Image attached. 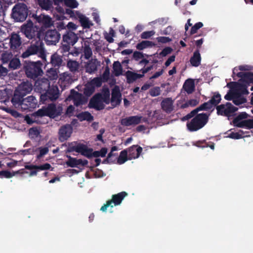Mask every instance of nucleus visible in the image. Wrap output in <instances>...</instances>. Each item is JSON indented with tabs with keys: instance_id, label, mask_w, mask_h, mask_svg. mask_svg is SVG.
I'll return each instance as SVG.
<instances>
[{
	"instance_id": "obj_1",
	"label": "nucleus",
	"mask_w": 253,
	"mask_h": 253,
	"mask_svg": "<svg viewBox=\"0 0 253 253\" xmlns=\"http://www.w3.org/2000/svg\"><path fill=\"white\" fill-rule=\"evenodd\" d=\"M251 83L253 84V73H247L241 78L238 82H232L227 84L230 90L225 96L226 100H233L237 105L244 104L246 102V99L242 95L248 94L247 87Z\"/></svg>"
},
{
	"instance_id": "obj_2",
	"label": "nucleus",
	"mask_w": 253,
	"mask_h": 253,
	"mask_svg": "<svg viewBox=\"0 0 253 253\" xmlns=\"http://www.w3.org/2000/svg\"><path fill=\"white\" fill-rule=\"evenodd\" d=\"M109 102L110 91L108 89H105L101 94H97L91 99L89 106L100 110L104 108L105 104H108Z\"/></svg>"
},
{
	"instance_id": "obj_3",
	"label": "nucleus",
	"mask_w": 253,
	"mask_h": 253,
	"mask_svg": "<svg viewBox=\"0 0 253 253\" xmlns=\"http://www.w3.org/2000/svg\"><path fill=\"white\" fill-rule=\"evenodd\" d=\"M208 120V115L206 114H199L187 123V128L188 130L191 131L199 130L206 124Z\"/></svg>"
},
{
	"instance_id": "obj_4",
	"label": "nucleus",
	"mask_w": 253,
	"mask_h": 253,
	"mask_svg": "<svg viewBox=\"0 0 253 253\" xmlns=\"http://www.w3.org/2000/svg\"><path fill=\"white\" fill-rule=\"evenodd\" d=\"M127 195V194L125 192L113 195L111 200L107 201L106 204L101 208L100 210L104 212L108 210L110 212H112V208L114 206L120 205Z\"/></svg>"
},
{
	"instance_id": "obj_5",
	"label": "nucleus",
	"mask_w": 253,
	"mask_h": 253,
	"mask_svg": "<svg viewBox=\"0 0 253 253\" xmlns=\"http://www.w3.org/2000/svg\"><path fill=\"white\" fill-rule=\"evenodd\" d=\"M69 152L75 151L87 158H91L92 149L89 147L87 145L83 143L72 144L67 150Z\"/></svg>"
},
{
	"instance_id": "obj_6",
	"label": "nucleus",
	"mask_w": 253,
	"mask_h": 253,
	"mask_svg": "<svg viewBox=\"0 0 253 253\" xmlns=\"http://www.w3.org/2000/svg\"><path fill=\"white\" fill-rule=\"evenodd\" d=\"M61 107H56L53 104H50L46 108H43L37 111V114L39 116H47L50 118H55L59 115L62 112Z\"/></svg>"
},
{
	"instance_id": "obj_7",
	"label": "nucleus",
	"mask_w": 253,
	"mask_h": 253,
	"mask_svg": "<svg viewBox=\"0 0 253 253\" xmlns=\"http://www.w3.org/2000/svg\"><path fill=\"white\" fill-rule=\"evenodd\" d=\"M42 64L40 61L30 62L26 68L27 76L31 78H34L42 73L41 69Z\"/></svg>"
},
{
	"instance_id": "obj_8",
	"label": "nucleus",
	"mask_w": 253,
	"mask_h": 253,
	"mask_svg": "<svg viewBox=\"0 0 253 253\" xmlns=\"http://www.w3.org/2000/svg\"><path fill=\"white\" fill-rule=\"evenodd\" d=\"M102 84L101 80L100 78H94L88 82L85 86L84 93L87 96L90 95L94 91L95 88L100 86Z\"/></svg>"
},
{
	"instance_id": "obj_9",
	"label": "nucleus",
	"mask_w": 253,
	"mask_h": 253,
	"mask_svg": "<svg viewBox=\"0 0 253 253\" xmlns=\"http://www.w3.org/2000/svg\"><path fill=\"white\" fill-rule=\"evenodd\" d=\"M42 54L43 52V44L40 40L37 42L36 45H32L24 53H23V58H26L29 56L37 54L38 53Z\"/></svg>"
},
{
	"instance_id": "obj_10",
	"label": "nucleus",
	"mask_w": 253,
	"mask_h": 253,
	"mask_svg": "<svg viewBox=\"0 0 253 253\" xmlns=\"http://www.w3.org/2000/svg\"><path fill=\"white\" fill-rule=\"evenodd\" d=\"M217 114L220 115L228 116L237 110V108L234 107L231 103H227L226 104L220 105L216 107Z\"/></svg>"
},
{
	"instance_id": "obj_11",
	"label": "nucleus",
	"mask_w": 253,
	"mask_h": 253,
	"mask_svg": "<svg viewBox=\"0 0 253 253\" xmlns=\"http://www.w3.org/2000/svg\"><path fill=\"white\" fill-rule=\"evenodd\" d=\"M44 39L47 44H55L59 40L60 35L55 30H49L46 32Z\"/></svg>"
},
{
	"instance_id": "obj_12",
	"label": "nucleus",
	"mask_w": 253,
	"mask_h": 253,
	"mask_svg": "<svg viewBox=\"0 0 253 253\" xmlns=\"http://www.w3.org/2000/svg\"><path fill=\"white\" fill-rule=\"evenodd\" d=\"M253 68V66L249 65H241L237 66L233 69V77L237 76L242 78L244 75L247 73L245 72L251 71Z\"/></svg>"
},
{
	"instance_id": "obj_13",
	"label": "nucleus",
	"mask_w": 253,
	"mask_h": 253,
	"mask_svg": "<svg viewBox=\"0 0 253 253\" xmlns=\"http://www.w3.org/2000/svg\"><path fill=\"white\" fill-rule=\"evenodd\" d=\"M59 96V90L57 86H53L50 88L47 92L41 96V101L44 102L48 97L51 100L56 99Z\"/></svg>"
},
{
	"instance_id": "obj_14",
	"label": "nucleus",
	"mask_w": 253,
	"mask_h": 253,
	"mask_svg": "<svg viewBox=\"0 0 253 253\" xmlns=\"http://www.w3.org/2000/svg\"><path fill=\"white\" fill-rule=\"evenodd\" d=\"M28 15L27 8L24 3L17 4V22L23 21Z\"/></svg>"
},
{
	"instance_id": "obj_15",
	"label": "nucleus",
	"mask_w": 253,
	"mask_h": 253,
	"mask_svg": "<svg viewBox=\"0 0 253 253\" xmlns=\"http://www.w3.org/2000/svg\"><path fill=\"white\" fill-rule=\"evenodd\" d=\"M72 127L70 125L62 127L59 130V139L61 141L66 140L69 138L72 133Z\"/></svg>"
},
{
	"instance_id": "obj_16",
	"label": "nucleus",
	"mask_w": 253,
	"mask_h": 253,
	"mask_svg": "<svg viewBox=\"0 0 253 253\" xmlns=\"http://www.w3.org/2000/svg\"><path fill=\"white\" fill-rule=\"evenodd\" d=\"M121 101V94L120 93V88L118 86H116L113 89L112 91V97L111 102L112 105L116 106L119 104Z\"/></svg>"
},
{
	"instance_id": "obj_17",
	"label": "nucleus",
	"mask_w": 253,
	"mask_h": 253,
	"mask_svg": "<svg viewBox=\"0 0 253 253\" xmlns=\"http://www.w3.org/2000/svg\"><path fill=\"white\" fill-rule=\"evenodd\" d=\"M67 157L68 158V160L66 162V164L68 167L72 168L77 167L79 165L84 166L87 163L86 160L83 161L82 159H77L68 155L67 156Z\"/></svg>"
},
{
	"instance_id": "obj_18",
	"label": "nucleus",
	"mask_w": 253,
	"mask_h": 253,
	"mask_svg": "<svg viewBox=\"0 0 253 253\" xmlns=\"http://www.w3.org/2000/svg\"><path fill=\"white\" fill-rule=\"evenodd\" d=\"M72 83V80L68 73H64L60 75L59 84L61 88H63Z\"/></svg>"
},
{
	"instance_id": "obj_19",
	"label": "nucleus",
	"mask_w": 253,
	"mask_h": 253,
	"mask_svg": "<svg viewBox=\"0 0 253 253\" xmlns=\"http://www.w3.org/2000/svg\"><path fill=\"white\" fill-rule=\"evenodd\" d=\"M128 153V159L131 160L137 158L142 151V148L137 146H133L129 148L127 150Z\"/></svg>"
},
{
	"instance_id": "obj_20",
	"label": "nucleus",
	"mask_w": 253,
	"mask_h": 253,
	"mask_svg": "<svg viewBox=\"0 0 253 253\" xmlns=\"http://www.w3.org/2000/svg\"><path fill=\"white\" fill-rule=\"evenodd\" d=\"M64 42L69 44H74L78 41V37L76 34L72 32H68L63 37Z\"/></svg>"
},
{
	"instance_id": "obj_21",
	"label": "nucleus",
	"mask_w": 253,
	"mask_h": 253,
	"mask_svg": "<svg viewBox=\"0 0 253 253\" xmlns=\"http://www.w3.org/2000/svg\"><path fill=\"white\" fill-rule=\"evenodd\" d=\"M141 118L139 116H133L124 119L122 120V124L125 126L135 125L140 123Z\"/></svg>"
},
{
	"instance_id": "obj_22",
	"label": "nucleus",
	"mask_w": 253,
	"mask_h": 253,
	"mask_svg": "<svg viewBox=\"0 0 253 253\" xmlns=\"http://www.w3.org/2000/svg\"><path fill=\"white\" fill-rule=\"evenodd\" d=\"M148 70L149 69L142 70V75L135 73L129 71H127L126 73V76L127 82L129 83H132L136 79L141 78L143 77L144 74L147 72Z\"/></svg>"
},
{
	"instance_id": "obj_23",
	"label": "nucleus",
	"mask_w": 253,
	"mask_h": 253,
	"mask_svg": "<svg viewBox=\"0 0 253 253\" xmlns=\"http://www.w3.org/2000/svg\"><path fill=\"white\" fill-rule=\"evenodd\" d=\"M214 106L212 104V103L210 100L209 102H206L201 105L200 107L192 111L190 114H188L186 118V119L190 118L194 116L199 110H208L212 108Z\"/></svg>"
},
{
	"instance_id": "obj_24",
	"label": "nucleus",
	"mask_w": 253,
	"mask_h": 253,
	"mask_svg": "<svg viewBox=\"0 0 253 253\" xmlns=\"http://www.w3.org/2000/svg\"><path fill=\"white\" fill-rule=\"evenodd\" d=\"M78 19H79L81 26L84 28H89L93 26V23L85 15L80 13Z\"/></svg>"
},
{
	"instance_id": "obj_25",
	"label": "nucleus",
	"mask_w": 253,
	"mask_h": 253,
	"mask_svg": "<svg viewBox=\"0 0 253 253\" xmlns=\"http://www.w3.org/2000/svg\"><path fill=\"white\" fill-rule=\"evenodd\" d=\"M100 65V62L96 59H92L86 65V70L87 72L92 73L95 71L97 66Z\"/></svg>"
},
{
	"instance_id": "obj_26",
	"label": "nucleus",
	"mask_w": 253,
	"mask_h": 253,
	"mask_svg": "<svg viewBox=\"0 0 253 253\" xmlns=\"http://www.w3.org/2000/svg\"><path fill=\"white\" fill-rule=\"evenodd\" d=\"M39 23L45 27H49L53 24V21L50 17L47 15L42 14L38 18Z\"/></svg>"
},
{
	"instance_id": "obj_27",
	"label": "nucleus",
	"mask_w": 253,
	"mask_h": 253,
	"mask_svg": "<svg viewBox=\"0 0 253 253\" xmlns=\"http://www.w3.org/2000/svg\"><path fill=\"white\" fill-rule=\"evenodd\" d=\"M201 57L199 51L194 52L193 56L190 59V63L193 66L198 67L201 63Z\"/></svg>"
},
{
	"instance_id": "obj_28",
	"label": "nucleus",
	"mask_w": 253,
	"mask_h": 253,
	"mask_svg": "<svg viewBox=\"0 0 253 253\" xmlns=\"http://www.w3.org/2000/svg\"><path fill=\"white\" fill-rule=\"evenodd\" d=\"M32 23L24 25L21 28V32L29 39L32 38L34 33L32 31Z\"/></svg>"
},
{
	"instance_id": "obj_29",
	"label": "nucleus",
	"mask_w": 253,
	"mask_h": 253,
	"mask_svg": "<svg viewBox=\"0 0 253 253\" xmlns=\"http://www.w3.org/2000/svg\"><path fill=\"white\" fill-rule=\"evenodd\" d=\"M163 109L167 112H170L173 109V101L170 98H167L162 102Z\"/></svg>"
},
{
	"instance_id": "obj_30",
	"label": "nucleus",
	"mask_w": 253,
	"mask_h": 253,
	"mask_svg": "<svg viewBox=\"0 0 253 253\" xmlns=\"http://www.w3.org/2000/svg\"><path fill=\"white\" fill-rule=\"evenodd\" d=\"M248 115L247 113L245 112H243L240 114L237 117H236L233 123L234 126L239 127V125H242L243 124L244 119L247 118Z\"/></svg>"
},
{
	"instance_id": "obj_31",
	"label": "nucleus",
	"mask_w": 253,
	"mask_h": 253,
	"mask_svg": "<svg viewBox=\"0 0 253 253\" xmlns=\"http://www.w3.org/2000/svg\"><path fill=\"white\" fill-rule=\"evenodd\" d=\"M183 87L187 93H191L194 89V81L192 79L186 80L184 84Z\"/></svg>"
},
{
	"instance_id": "obj_32",
	"label": "nucleus",
	"mask_w": 253,
	"mask_h": 253,
	"mask_svg": "<svg viewBox=\"0 0 253 253\" xmlns=\"http://www.w3.org/2000/svg\"><path fill=\"white\" fill-rule=\"evenodd\" d=\"M127 153V151L126 150H123L120 153V156L117 160V163L118 164H123L129 160Z\"/></svg>"
},
{
	"instance_id": "obj_33",
	"label": "nucleus",
	"mask_w": 253,
	"mask_h": 253,
	"mask_svg": "<svg viewBox=\"0 0 253 253\" xmlns=\"http://www.w3.org/2000/svg\"><path fill=\"white\" fill-rule=\"evenodd\" d=\"M35 85L41 90L45 89L46 87H48V81L47 79L39 80L36 82Z\"/></svg>"
},
{
	"instance_id": "obj_34",
	"label": "nucleus",
	"mask_w": 253,
	"mask_h": 253,
	"mask_svg": "<svg viewBox=\"0 0 253 253\" xmlns=\"http://www.w3.org/2000/svg\"><path fill=\"white\" fill-rule=\"evenodd\" d=\"M113 73L116 76H119L122 75L123 69L120 63L118 61H116L113 64Z\"/></svg>"
},
{
	"instance_id": "obj_35",
	"label": "nucleus",
	"mask_w": 253,
	"mask_h": 253,
	"mask_svg": "<svg viewBox=\"0 0 253 253\" xmlns=\"http://www.w3.org/2000/svg\"><path fill=\"white\" fill-rule=\"evenodd\" d=\"M227 135L225 136L226 138H230L234 139H239L243 138V133L242 132H236L229 131L226 133Z\"/></svg>"
},
{
	"instance_id": "obj_36",
	"label": "nucleus",
	"mask_w": 253,
	"mask_h": 253,
	"mask_svg": "<svg viewBox=\"0 0 253 253\" xmlns=\"http://www.w3.org/2000/svg\"><path fill=\"white\" fill-rule=\"evenodd\" d=\"M36 98L33 96H28L23 100V104H26L29 107H35L36 106Z\"/></svg>"
},
{
	"instance_id": "obj_37",
	"label": "nucleus",
	"mask_w": 253,
	"mask_h": 253,
	"mask_svg": "<svg viewBox=\"0 0 253 253\" xmlns=\"http://www.w3.org/2000/svg\"><path fill=\"white\" fill-rule=\"evenodd\" d=\"M77 117L81 121L84 120L90 121L92 120V117L91 114L87 112H82L77 115Z\"/></svg>"
},
{
	"instance_id": "obj_38",
	"label": "nucleus",
	"mask_w": 253,
	"mask_h": 253,
	"mask_svg": "<svg viewBox=\"0 0 253 253\" xmlns=\"http://www.w3.org/2000/svg\"><path fill=\"white\" fill-rule=\"evenodd\" d=\"M107 153V149L105 148H102L100 151H92L91 157H104Z\"/></svg>"
},
{
	"instance_id": "obj_39",
	"label": "nucleus",
	"mask_w": 253,
	"mask_h": 253,
	"mask_svg": "<svg viewBox=\"0 0 253 253\" xmlns=\"http://www.w3.org/2000/svg\"><path fill=\"white\" fill-rule=\"evenodd\" d=\"M153 45H154V44L152 42L148 41H144L137 44L136 47L138 49L142 50L145 48L151 47Z\"/></svg>"
},
{
	"instance_id": "obj_40",
	"label": "nucleus",
	"mask_w": 253,
	"mask_h": 253,
	"mask_svg": "<svg viewBox=\"0 0 253 253\" xmlns=\"http://www.w3.org/2000/svg\"><path fill=\"white\" fill-rule=\"evenodd\" d=\"M48 152V148L47 146L42 147L38 148L37 150V157L38 159L41 158L44 155L47 154Z\"/></svg>"
},
{
	"instance_id": "obj_41",
	"label": "nucleus",
	"mask_w": 253,
	"mask_h": 253,
	"mask_svg": "<svg viewBox=\"0 0 253 253\" xmlns=\"http://www.w3.org/2000/svg\"><path fill=\"white\" fill-rule=\"evenodd\" d=\"M51 62L54 66H58L61 64L62 59L60 56L56 54L52 55L51 57Z\"/></svg>"
},
{
	"instance_id": "obj_42",
	"label": "nucleus",
	"mask_w": 253,
	"mask_h": 253,
	"mask_svg": "<svg viewBox=\"0 0 253 253\" xmlns=\"http://www.w3.org/2000/svg\"><path fill=\"white\" fill-rule=\"evenodd\" d=\"M41 7L45 10H48L51 7L52 2L51 0H41L40 1Z\"/></svg>"
},
{
	"instance_id": "obj_43",
	"label": "nucleus",
	"mask_w": 253,
	"mask_h": 253,
	"mask_svg": "<svg viewBox=\"0 0 253 253\" xmlns=\"http://www.w3.org/2000/svg\"><path fill=\"white\" fill-rule=\"evenodd\" d=\"M63 1L66 6L72 8H77L79 5V3L76 0H64Z\"/></svg>"
},
{
	"instance_id": "obj_44",
	"label": "nucleus",
	"mask_w": 253,
	"mask_h": 253,
	"mask_svg": "<svg viewBox=\"0 0 253 253\" xmlns=\"http://www.w3.org/2000/svg\"><path fill=\"white\" fill-rule=\"evenodd\" d=\"M72 96L74 98V104L76 106H79L80 104H83L84 103V101L82 99V95L80 93H77L75 94V96H73V95H72Z\"/></svg>"
},
{
	"instance_id": "obj_45",
	"label": "nucleus",
	"mask_w": 253,
	"mask_h": 253,
	"mask_svg": "<svg viewBox=\"0 0 253 253\" xmlns=\"http://www.w3.org/2000/svg\"><path fill=\"white\" fill-rule=\"evenodd\" d=\"M67 66L71 71H76L78 70L79 64L76 61L70 60L67 63Z\"/></svg>"
},
{
	"instance_id": "obj_46",
	"label": "nucleus",
	"mask_w": 253,
	"mask_h": 253,
	"mask_svg": "<svg viewBox=\"0 0 253 253\" xmlns=\"http://www.w3.org/2000/svg\"><path fill=\"white\" fill-rule=\"evenodd\" d=\"M29 134L31 138L35 139L39 137L40 132L38 128L33 127L30 129Z\"/></svg>"
},
{
	"instance_id": "obj_47",
	"label": "nucleus",
	"mask_w": 253,
	"mask_h": 253,
	"mask_svg": "<svg viewBox=\"0 0 253 253\" xmlns=\"http://www.w3.org/2000/svg\"><path fill=\"white\" fill-rule=\"evenodd\" d=\"M47 76L50 80L56 79L58 77L57 72L56 70L51 69L47 71Z\"/></svg>"
},
{
	"instance_id": "obj_48",
	"label": "nucleus",
	"mask_w": 253,
	"mask_h": 253,
	"mask_svg": "<svg viewBox=\"0 0 253 253\" xmlns=\"http://www.w3.org/2000/svg\"><path fill=\"white\" fill-rule=\"evenodd\" d=\"M239 127H246L247 128H253V119H249L245 120L242 125H239Z\"/></svg>"
},
{
	"instance_id": "obj_49",
	"label": "nucleus",
	"mask_w": 253,
	"mask_h": 253,
	"mask_svg": "<svg viewBox=\"0 0 253 253\" xmlns=\"http://www.w3.org/2000/svg\"><path fill=\"white\" fill-rule=\"evenodd\" d=\"M66 13L69 15L70 17L74 19H78L81 12L79 11H74L69 9L66 10Z\"/></svg>"
},
{
	"instance_id": "obj_50",
	"label": "nucleus",
	"mask_w": 253,
	"mask_h": 253,
	"mask_svg": "<svg viewBox=\"0 0 253 253\" xmlns=\"http://www.w3.org/2000/svg\"><path fill=\"white\" fill-rule=\"evenodd\" d=\"M15 173L14 172H11L7 170H3L0 171V178H9L12 177V176H14Z\"/></svg>"
},
{
	"instance_id": "obj_51",
	"label": "nucleus",
	"mask_w": 253,
	"mask_h": 253,
	"mask_svg": "<svg viewBox=\"0 0 253 253\" xmlns=\"http://www.w3.org/2000/svg\"><path fill=\"white\" fill-rule=\"evenodd\" d=\"M221 100V96L218 93H215L211 99V102L215 106L219 103Z\"/></svg>"
},
{
	"instance_id": "obj_52",
	"label": "nucleus",
	"mask_w": 253,
	"mask_h": 253,
	"mask_svg": "<svg viewBox=\"0 0 253 253\" xmlns=\"http://www.w3.org/2000/svg\"><path fill=\"white\" fill-rule=\"evenodd\" d=\"M199 102V99L194 98L188 101L184 105V107H193L197 105Z\"/></svg>"
},
{
	"instance_id": "obj_53",
	"label": "nucleus",
	"mask_w": 253,
	"mask_h": 253,
	"mask_svg": "<svg viewBox=\"0 0 253 253\" xmlns=\"http://www.w3.org/2000/svg\"><path fill=\"white\" fill-rule=\"evenodd\" d=\"M203 26V24L201 22H198L196 23L191 29V34H194L196 33L198 29L202 28Z\"/></svg>"
},
{
	"instance_id": "obj_54",
	"label": "nucleus",
	"mask_w": 253,
	"mask_h": 253,
	"mask_svg": "<svg viewBox=\"0 0 253 253\" xmlns=\"http://www.w3.org/2000/svg\"><path fill=\"white\" fill-rule=\"evenodd\" d=\"M155 31L153 30L145 31L141 34V37L142 39H148L155 35Z\"/></svg>"
},
{
	"instance_id": "obj_55",
	"label": "nucleus",
	"mask_w": 253,
	"mask_h": 253,
	"mask_svg": "<svg viewBox=\"0 0 253 253\" xmlns=\"http://www.w3.org/2000/svg\"><path fill=\"white\" fill-rule=\"evenodd\" d=\"M161 89L159 87H155L150 90V94L152 96H157L160 94Z\"/></svg>"
},
{
	"instance_id": "obj_56",
	"label": "nucleus",
	"mask_w": 253,
	"mask_h": 253,
	"mask_svg": "<svg viewBox=\"0 0 253 253\" xmlns=\"http://www.w3.org/2000/svg\"><path fill=\"white\" fill-rule=\"evenodd\" d=\"M34 168L38 170H46L50 169L51 166L50 164L46 163L40 166H34Z\"/></svg>"
},
{
	"instance_id": "obj_57",
	"label": "nucleus",
	"mask_w": 253,
	"mask_h": 253,
	"mask_svg": "<svg viewBox=\"0 0 253 253\" xmlns=\"http://www.w3.org/2000/svg\"><path fill=\"white\" fill-rule=\"evenodd\" d=\"M56 10L61 14V15L59 16H58V15L56 16L57 19L58 20H63L64 17L63 16L64 14V9L60 6H58L56 7Z\"/></svg>"
},
{
	"instance_id": "obj_58",
	"label": "nucleus",
	"mask_w": 253,
	"mask_h": 253,
	"mask_svg": "<svg viewBox=\"0 0 253 253\" xmlns=\"http://www.w3.org/2000/svg\"><path fill=\"white\" fill-rule=\"evenodd\" d=\"M24 87L25 90L24 91V93L30 92L32 90L31 85L29 83H24L21 86L19 87V89L20 90L22 88Z\"/></svg>"
},
{
	"instance_id": "obj_59",
	"label": "nucleus",
	"mask_w": 253,
	"mask_h": 253,
	"mask_svg": "<svg viewBox=\"0 0 253 253\" xmlns=\"http://www.w3.org/2000/svg\"><path fill=\"white\" fill-rule=\"evenodd\" d=\"M172 51V49L169 47H167L164 48L162 52L160 53V56L163 57L166 56V55L170 54Z\"/></svg>"
},
{
	"instance_id": "obj_60",
	"label": "nucleus",
	"mask_w": 253,
	"mask_h": 253,
	"mask_svg": "<svg viewBox=\"0 0 253 253\" xmlns=\"http://www.w3.org/2000/svg\"><path fill=\"white\" fill-rule=\"evenodd\" d=\"M92 16L94 20L98 24L100 23V20L98 11L96 10H94L92 14Z\"/></svg>"
},
{
	"instance_id": "obj_61",
	"label": "nucleus",
	"mask_w": 253,
	"mask_h": 253,
	"mask_svg": "<svg viewBox=\"0 0 253 253\" xmlns=\"http://www.w3.org/2000/svg\"><path fill=\"white\" fill-rule=\"evenodd\" d=\"M85 57L86 59L89 58L92 55V51L90 48L88 46H85L84 49Z\"/></svg>"
},
{
	"instance_id": "obj_62",
	"label": "nucleus",
	"mask_w": 253,
	"mask_h": 253,
	"mask_svg": "<svg viewBox=\"0 0 253 253\" xmlns=\"http://www.w3.org/2000/svg\"><path fill=\"white\" fill-rule=\"evenodd\" d=\"M158 42L162 43H167L171 41V39L169 37H160L157 38Z\"/></svg>"
},
{
	"instance_id": "obj_63",
	"label": "nucleus",
	"mask_w": 253,
	"mask_h": 253,
	"mask_svg": "<svg viewBox=\"0 0 253 253\" xmlns=\"http://www.w3.org/2000/svg\"><path fill=\"white\" fill-rule=\"evenodd\" d=\"M175 56H171L165 62V66L166 67H168L172 62H173L175 60Z\"/></svg>"
},
{
	"instance_id": "obj_64",
	"label": "nucleus",
	"mask_w": 253,
	"mask_h": 253,
	"mask_svg": "<svg viewBox=\"0 0 253 253\" xmlns=\"http://www.w3.org/2000/svg\"><path fill=\"white\" fill-rule=\"evenodd\" d=\"M7 74V70L6 68L3 67L2 66H0V77L2 76H5Z\"/></svg>"
}]
</instances>
